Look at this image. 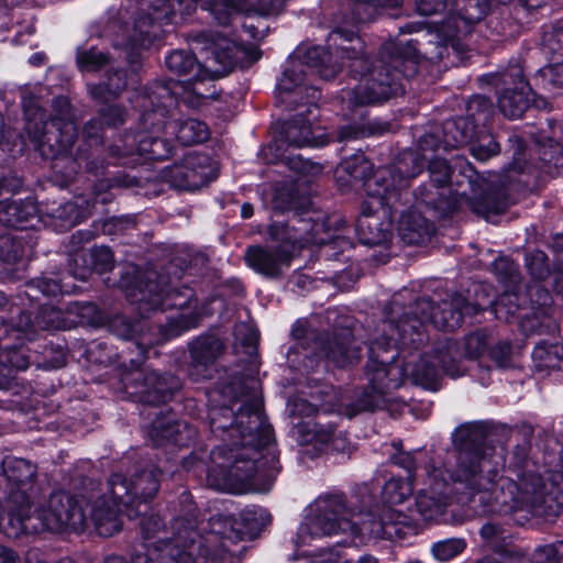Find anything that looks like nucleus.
<instances>
[{"label": "nucleus", "mask_w": 563, "mask_h": 563, "mask_svg": "<svg viewBox=\"0 0 563 563\" xmlns=\"http://www.w3.org/2000/svg\"><path fill=\"white\" fill-rule=\"evenodd\" d=\"M455 465L450 478L461 496L459 500L479 516H504L523 510L539 503L548 490V484L563 483V448L559 468L553 454L545 456L543 466L526 456L522 448L514 452V461L505 474L492 468V455L478 434L467 428L457 431Z\"/></svg>", "instance_id": "nucleus-1"}, {"label": "nucleus", "mask_w": 563, "mask_h": 563, "mask_svg": "<svg viewBox=\"0 0 563 563\" xmlns=\"http://www.w3.org/2000/svg\"><path fill=\"white\" fill-rule=\"evenodd\" d=\"M234 335L238 341L246 346H253L257 340L255 330L245 323L235 327Z\"/></svg>", "instance_id": "nucleus-58"}, {"label": "nucleus", "mask_w": 563, "mask_h": 563, "mask_svg": "<svg viewBox=\"0 0 563 563\" xmlns=\"http://www.w3.org/2000/svg\"><path fill=\"white\" fill-rule=\"evenodd\" d=\"M165 134H175L183 145H192L208 140L209 129L206 123L196 119L168 122L164 125Z\"/></svg>", "instance_id": "nucleus-29"}, {"label": "nucleus", "mask_w": 563, "mask_h": 563, "mask_svg": "<svg viewBox=\"0 0 563 563\" xmlns=\"http://www.w3.org/2000/svg\"><path fill=\"white\" fill-rule=\"evenodd\" d=\"M286 0H214L208 10L220 25H229L240 14L271 16L279 14Z\"/></svg>", "instance_id": "nucleus-21"}, {"label": "nucleus", "mask_w": 563, "mask_h": 563, "mask_svg": "<svg viewBox=\"0 0 563 563\" xmlns=\"http://www.w3.org/2000/svg\"><path fill=\"white\" fill-rule=\"evenodd\" d=\"M471 208L475 213L483 216L486 219H488L490 214L499 212L496 207H488L485 202L482 201L471 202Z\"/></svg>", "instance_id": "nucleus-62"}, {"label": "nucleus", "mask_w": 563, "mask_h": 563, "mask_svg": "<svg viewBox=\"0 0 563 563\" xmlns=\"http://www.w3.org/2000/svg\"><path fill=\"white\" fill-rule=\"evenodd\" d=\"M243 31L246 33L252 40L258 42L264 38L265 32L264 30H260L253 23H243Z\"/></svg>", "instance_id": "nucleus-64"}, {"label": "nucleus", "mask_w": 563, "mask_h": 563, "mask_svg": "<svg viewBox=\"0 0 563 563\" xmlns=\"http://www.w3.org/2000/svg\"><path fill=\"white\" fill-rule=\"evenodd\" d=\"M178 387L179 384L176 377L172 375L159 376L157 373L151 372L145 375L143 389L140 390V394L145 402L157 405L167 401Z\"/></svg>", "instance_id": "nucleus-28"}, {"label": "nucleus", "mask_w": 563, "mask_h": 563, "mask_svg": "<svg viewBox=\"0 0 563 563\" xmlns=\"http://www.w3.org/2000/svg\"><path fill=\"white\" fill-rule=\"evenodd\" d=\"M121 286L125 289L128 298L137 305L141 313H147L156 309L176 308L181 310V318H186L185 310H189L196 302L194 292L190 288L183 290H170L166 295L165 282L162 277L158 278L155 272H146L144 279L137 276L133 284H129L123 277ZM201 313L195 312L192 316L188 314L189 320L185 321L186 328L195 327Z\"/></svg>", "instance_id": "nucleus-14"}, {"label": "nucleus", "mask_w": 563, "mask_h": 563, "mask_svg": "<svg viewBox=\"0 0 563 563\" xmlns=\"http://www.w3.org/2000/svg\"><path fill=\"white\" fill-rule=\"evenodd\" d=\"M384 454L389 456L393 464L402 467L407 471L408 475L406 478L413 481V471L416 470V459L411 452H405L400 448V443L394 442L390 445L385 446Z\"/></svg>", "instance_id": "nucleus-41"}, {"label": "nucleus", "mask_w": 563, "mask_h": 563, "mask_svg": "<svg viewBox=\"0 0 563 563\" xmlns=\"http://www.w3.org/2000/svg\"><path fill=\"white\" fill-rule=\"evenodd\" d=\"M295 563H355L350 560L343 559L340 554L332 552H321L313 558H296Z\"/></svg>", "instance_id": "nucleus-55"}, {"label": "nucleus", "mask_w": 563, "mask_h": 563, "mask_svg": "<svg viewBox=\"0 0 563 563\" xmlns=\"http://www.w3.org/2000/svg\"><path fill=\"white\" fill-rule=\"evenodd\" d=\"M551 156L547 157L548 154L543 153V161L549 164V172L554 175H560L563 172V147L556 144L551 152Z\"/></svg>", "instance_id": "nucleus-56"}, {"label": "nucleus", "mask_w": 563, "mask_h": 563, "mask_svg": "<svg viewBox=\"0 0 563 563\" xmlns=\"http://www.w3.org/2000/svg\"><path fill=\"white\" fill-rule=\"evenodd\" d=\"M56 217L65 219L67 225H75L85 218V212L78 209V202H67L58 210Z\"/></svg>", "instance_id": "nucleus-53"}, {"label": "nucleus", "mask_w": 563, "mask_h": 563, "mask_svg": "<svg viewBox=\"0 0 563 563\" xmlns=\"http://www.w3.org/2000/svg\"><path fill=\"white\" fill-rule=\"evenodd\" d=\"M3 188V181L0 180V192ZM35 214L36 207L32 201L0 202V222L7 227L24 229L25 222L35 217Z\"/></svg>", "instance_id": "nucleus-30"}, {"label": "nucleus", "mask_w": 563, "mask_h": 563, "mask_svg": "<svg viewBox=\"0 0 563 563\" xmlns=\"http://www.w3.org/2000/svg\"><path fill=\"white\" fill-rule=\"evenodd\" d=\"M285 140H275L274 146L279 151L284 143L301 146H322L328 143V137L323 134L320 128H312L310 120L303 117V113H298L290 122L284 128Z\"/></svg>", "instance_id": "nucleus-24"}, {"label": "nucleus", "mask_w": 563, "mask_h": 563, "mask_svg": "<svg viewBox=\"0 0 563 563\" xmlns=\"http://www.w3.org/2000/svg\"><path fill=\"white\" fill-rule=\"evenodd\" d=\"M24 253L19 238L12 234L0 235V258L3 262L15 263L24 256Z\"/></svg>", "instance_id": "nucleus-43"}, {"label": "nucleus", "mask_w": 563, "mask_h": 563, "mask_svg": "<svg viewBox=\"0 0 563 563\" xmlns=\"http://www.w3.org/2000/svg\"><path fill=\"white\" fill-rule=\"evenodd\" d=\"M30 289H37L45 296H56L58 294L69 292V289L60 285L55 278H38L29 285Z\"/></svg>", "instance_id": "nucleus-50"}, {"label": "nucleus", "mask_w": 563, "mask_h": 563, "mask_svg": "<svg viewBox=\"0 0 563 563\" xmlns=\"http://www.w3.org/2000/svg\"><path fill=\"white\" fill-rule=\"evenodd\" d=\"M143 552L136 553L131 561L121 556H109L104 563H194V555L212 559L221 555L227 549L225 537L220 531H212L205 537L199 536L194 526L196 520L177 518L172 526V534L161 529V519L155 516L142 518Z\"/></svg>", "instance_id": "nucleus-5"}, {"label": "nucleus", "mask_w": 563, "mask_h": 563, "mask_svg": "<svg viewBox=\"0 0 563 563\" xmlns=\"http://www.w3.org/2000/svg\"><path fill=\"white\" fill-rule=\"evenodd\" d=\"M351 511L342 494L319 496L307 510L297 532L296 545L309 544L311 541L338 534L340 532L362 533L351 521Z\"/></svg>", "instance_id": "nucleus-13"}, {"label": "nucleus", "mask_w": 563, "mask_h": 563, "mask_svg": "<svg viewBox=\"0 0 563 563\" xmlns=\"http://www.w3.org/2000/svg\"><path fill=\"white\" fill-rule=\"evenodd\" d=\"M92 257L95 261V268L100 272H104L112 268L113 255L109 247L101 246L96 247L92 251Z\"/></svg>", "instance_id": "nucleus-54"}, {"label": "nucleus", "mask_w": 563, "mask_h": 563, "mask_svg": "<svg viewBox=\"0 0 563 563\" xmlns=\"http://www.w3.org/2000/svg\"><path fill=\"white\" fill-rule=\"evenodd\" d=\"M432 231V225L416 209L401 213L399 218L398 233L407 244H420L427 241Z\"/></svg>", "instance_id": "nucleus-27"}, {"label": "nucleus", "mask_w": 563, "mask_h": 563, "mask_svg": "<svg viewBox=\"0 0 563 563\" xmlns=\"http://www.w3.org/2000/svg\"><path fill=\"white\" fill-rule=\"evenodd\" d=\"M108 57L96 48L79 49L77 53V64L82 71H96L103 66Z\"/></svg>", "instance_id": "nucleus-44"}, {"label": "nucleus", "mask_w": 563, "mask_h": 563, "mask_svg": "<svg viewBox=\"0 0 563 563\" xmlns=\"http://www.w3.org/2000/svg\"><path fill=\"white\" fill-rule=\"evenodd\" d=\"M23 109L26 134L42 156L56 159L71 148L77 128L66 97L54 99L55 114L49 121L44 120L42 107L32 97L23 96Z\"/></svg>", "instance_id": "nucleus-9"}, {"label": "nucleus", "mask_w": 563, "mask_h": 563, "mask_svg": "<svg viewBox=\"0 0 563 563\" xmlns=\"http://www.w3.org/2000/svg\"><path fill=\"white\" fill-rule=\"evenodd\" d=\"M242 518L251 530H260L271 521L268 511L261 507L245 509L242 514Z\"/></svg>", "instance_id": "nucleus-49"}, {"label": "nucleus", "mask_w": 563, "mask_h": 563, "mask_svg": "<svg viewBox=\"0 0 563 563\" xmlns=\"http://www.w3.org/2000/svg\"><path fill=\"white\" fill-rule=\"evenodd\" d=\"M479 534L483 542L495 552L499 553L505 562L519 556V553L508 550L511 539L499 523L490 521L484 523L479 529Z\"/></svg>", "instance_id": "nucleus-31"}, {"label": "nucleus", "mask_w": 563, "mask_h": 563, "mask_svg": "<svg viewBox=\"0 0 563 563\" xmlns=\"http://www.w3.org/2000/svg\"><path fill=\"white\" fill-rule=\"evenodd\" d=\"M126 86L125 74L117 71L109 75L106 82L88 85L91 97L96 100L108 101L118 96Z\"/></svg>", "instance_id": "nucleus-37"}, {"label": "nucleus", "mask_w": 563, "mask_h": 563, "mask_svg": "<svg viewBox=\"0 0 563 563\" xmlns=\"http://www.w3.org/2000/svg\"><path fill=\"white\" fill-rule=\"evenodd\" d=\"M22 504L12 509L9 523L14 528L13 533H35L41 530L63 532L65 530H81L85 527L86 515L77 499L64 492L51 495L44 506L30 516V500L22 496Z\"/></svg>", "instance_id": "nucleus-11"}, {"label": "nucleus", "mask_w": 563, "mask_h": 563, "mask_svg": "<svg viewBox=\"0 0 563 563\" xmlns=\"http://www.w3.org/2000/svg\"><path fill=\"white\" fill-rule=\"evenodd\" d=\"M152 132L126 133L110 146V155L118 163L134 166L141 158L146 161L166 159L172 155L173 146L166 139L153 137Z\"/></svg>", "instance_id": "nucleus-17"}, {"label": "nucleus", "mask_w": 563, "mask_h": 563, "mask_svg": "<svg viewBox=\"0 0 563 563\" xmlns=\"http://www.w3.org/2000/svg\"><path fill=\"white\" fill-rule=\"evenodd\" d=\"M474 125L468 119L459 118L448 121L444 124V144L445 147H457L470 144L474 134Z\"/></svg>", "instance_id": "nucleus-32"}, {"label": "nucleus", "mask_w": 563, "mask_h": 563, "mask_svg": "<svg viewBox=\"0 0 563 563\" xmlns=\"http://www.w3.org/2000/svg\"><path fill=\"white\" fill-rule=\"evenodd\" d=\"M421 150L423 151V153H422L423 158L429 161V172H430L432 180L438 186H443V185L450 183L452 168L446 163V161L443 158H439V157L431 159L430 157L427 156L422 146H421Z\"/></svg>", "instance_id": "nucleus-46"}, {"label": "nucleus", "mask_w": 563, "mask_h": 563, "mask_svg": "<svg viewBox=\"0 0 563 563\" xmlns=\"http://www.w3.org/2000/svg\"><path fill=\"white\" fill-rule=\"evenodd\" d=\"M423 487L416 498L417 511L424 520H435L444 514L449 500V483L440 468L424 467Z\"/></svg>", "instance_id": "nucleus-20"}, {"label": "nucleus", "mask_w": 563, "mask_h": 563, "mask_svg": "<svg viewBox=\"0 0 563 563\" xmlns=\"http://www.w3.org/2000/svg\"><path fill=\"white\" fill-rule=\"evenodd\" d=\"M517 297L514 294H504L495 302L493 310L497 319L510 321L519 310L516 303Z\"/></svg>", "instance_id": "nucleus-47"}, {"label": "nucleus", "mask_w": 563, "mask_h": 563, "mask_svg": "<svg viewBox=\"0 0 563 563\" xmlns=\"http://www.w3.org/2000/svg\"><path fill=\"white\" fill-rule=\"evenodd\" d=\"M477 307L471 305L462 295H454L451 301L434 306L429 299H420L416 303L413 314L420 323L431 322L437 328L453 330L460 325L464 316L476 313Z\"/></svg>", "instance_id": "nucleus-18"}, {"label": "nucleus", "mask_w": 563, "mask_h": 563, "mask_svg": "<svg viewBox=\"0 0 563 563\" xmlns=\"http://www.w3.org/2000/svg\"><path fill=\"white\" fill-rule=\"evenodd\" d=\"M163 117V112L157 108L151 111H144L141 115V120L146 129L150 126L155 128L162 122Z\"/></svg>", "instance_id": "nucleus-60"}, {"label": "nucleus", "mask_w": 563, "mask_h": 563, "mask_svg": "<svg viewBox=\"0 0 563 563\" xmlns=\"http://www.w3.org/2000/svg\"><path fill=\"white\" fill-rule=\"evenodd\" d=\"M289 163L292 169L300 173H307L314 169V165L311 162L305 161L300 156L290 158Z\"/></svg>", "instance_id": "nucleus-63"}, {"label": "nucleus", "mask_w": 563, "mask_h": 563, "mask_svg": "<svg viewBox=\"0 0 563 563\" xmlns=\"http://www.w3.org/2000/svg\"><path fill=\"white\" fill-rule=\"evenodd\" d=\"M330 52L320 46L297 51L287 62L282 78L278 81L280 91L290 92L297 88L305 89L310 101L308 112L311 113L313 101L319 98L314 87L303 86L307 76L318 74L323 79H330L341 68V64L332 62L333 55L346 54L349 67L357 84L347 91L351 103L364 106L386 100L404 91L400 74L409 76L416 73L418 52L411 42H389L384 44L379 59L368 60L361 54L362 41L353 31L335 29L329 37Z\"/></svg>", "instance_id": "nucleus-2"}, {"label": "nucleus", "mask_w": 563, "mask_h": 563, "mask_svg": "<svg viewBox=\"0 0 563 563\" xmlns=\"http://www.w3.org/2000/svg\"><path fill=\"white\" fill-rule=\"evenodd\" d=\"M100 117L106 124L111 126L121 124L124 121L123 111L114 106H108L106 108H102L100 110Z\"/></svg>", "instance_id": "nucleus-59"}, {"label": "nucleus", "mask_w": 563, "mask_h": 563, "mask_svg": "<svg viewBox=\"0 0 563 563\" xmlns=\"http://www.w3.org/2000/svg\"><path fill=\"white\" fill-rule=\"evenodd\" d=\"M534 561L537 563H563V541L538 548Z\"/></svg>", "instance_id": "nucleus-48"}, {"label": "nucleus", "mask_w": 563, "mask_h": 563, "mask_svg": "<svg viewBox=\"0 0 563 563\" xmlns=\"http://www.w3.org/2000/svg\"><path fill=\"white\" fill-rule=\"evenodd\" d=\"M407 328L416 329V325L407 322L400 325L389 321L383 323V331L390 332V336L377 338L371 342L365 372L369 390L364 391L355 404L345 408L344 412L347 417L352 418L363 410L382 408L385 405L386 390L398 387L406 377L424 388L434 389L441 371L454 378L464 374L465 368L461 367L454 357L455 345L448 342L441 344L434 354L412 353L404 365H399L389 349L398 343L395 333L398 334L401 343H406Z\"/></svg>", "instance_id": "nucleus-4"}, {"label": "nucleus", "mask_w": 563, "mask_h": 563, "mask_svg": "<svg viewBox=\"0 0 563 563\" xmlns=\"http://www.w3.org/2000/svg\"><path fill=\"white\" fill-rule=\"evenodd\" d=\"M503 81L506 85H511L498 96V107L505 117L509 119L520 118L530 103L540 107L539 101L531 98V89L523 79L520 68H511L504 75Z\"/></svg>", "instance_id": "nucleus-22"}, {"label": "nucleus", "mask_w": 563, "mask_h": 563, "mask_svg": "<svg viewBox=\"0 0 563 563\" xmlns=\"http://www.w3.org/2000/svg\"><path fill=\"white\" fill-rule=\"evenodd\" d=\"M466 547L461 538H451L438 541L432 545V553L439 561H449L460 554Z\"/></svg>", "instance_id": "nucleus-42"}, {"label": "nucleus", "mask_w": 563, "mask_h": 563, "mask_svg": "<svg viewBox=\"0 0 563 563\" xmlns=\"http://www.w3.org/2000/svg\"><path fill=\"white\" fill-rule=\"evenodd\" d=\"M296 344L288 354L289 362L296 363L297 356L303 355L302 368L305 371H314L324 363V367H343L351 364L358 357L356 346L346 347L352 342L351 331L344 329L332 341L322 338H316L308 322L298 320L291 330Z\"/></svg>", "instance_id": "nucleus-12"}, {"label": "nucleus", "mask_w": 563, "mask_h": 563, "mask_svg": "<svg viewBox=\"0 0 563 563\" xmlns=\"http://www.w3.org/2000/svg\"><path fill=\"white\" fill-rule=\"evenodd\" d=\"M490 357L499 367L511 365V345L508 342H499L490 350Z\"/></svg>", "instance_id": "nucleus-52"}, {"label": "nucleus", "mask_w": 563, "mask_h": 563, "mask_svg": "<svg viewBox=\"0 0 563 563\" xmlns=\"http://www.w3.org/2000/svg\"><path fill=\"white\" fill-rule=\"evenodd\" d=\"M111 497L103 495L90 506V517L97 532L110 537L121 529L120 505H124L129 518H136L142 510L146 511V503L158 490V478L154 470L143 471L129 481L121 474H113L108 482Z\"/></svg>", "instance_id": "nucleus-8"}, {"label": "nucleus", "mask_w": 563, "mask_h": 563, "mask_svg": "<svg viewBox=\"0 0 563 563\" xmlns=\"http://www.w3.org/2000/svg\"><path fill=\"white\" fill-rule=\"evenodd\" d=\"M355 2L353 9V21L367 22L375 18L378 9L396 8L402 3V0H353Z\"/></svg>", "instance_id": "nucleus-39"}, {"label": "nucleus", "mask_w": 563, "mask_h": 563, "mask_svg": "<svg viewBox=\"0 0 563 563\" xmlns=\"http://www.w3.org/2000/svg\"><path fill=\"white\" fill-rule=\"evenodd\" d=\"M150 435L156 445L169 441L178 446H185L194 441L196 430L187 422L176 420L173 415L168 413L157 417L152 422Z\"/></svg>", "instance_id": "nucleus-25"}, {"label": "nucleus", "mask_w": 563, "mask_h": 563, "mask_svg": "<svg viewBox=\"0 0 563 563\" xmlns=\"http://www.w3.org/2000/svg\"><path fill=\"white\" fill-rule=\"evenodd\" d=\"M175 188L196 190L217 177L211 158L201 153H188L180 164L172 166L166 175Z\"/></svg>", "instance_id": "nucleus-19"}, {"label": "nucleus", "mask_w": 563, "mask_h": 563, "mask_svg": "<svg viewBox=\"0 0 563 563\" xmlns=\"http://www.w3.org/2000/svg\"><path fill=\"white\" fill-rule=\"evenodd\" d=\"M194 44L205 59L203 65L186 49H175L165 59L167 68L183 77L185 85L218 78L234 66L247 68L262 57L257 44H240L218 32L200 33Z\"/></svg>", "instance_id": "nucleus-6"}, {"label": "nucleus", "mask_w": 563, "mask_h": 563, "mask_svg": "<svg viewBox=\"0 0 563 563\" xmlns=\"http://www.w3.org/2000/svg\"><path fill=\"white\" fill-rule=\"evenodd\" d=\"M0 365L23 371L29 367V360L15 346L11 347L9 344H4L0 349Z\"/></svg>", "instance_id": "nucleus-45"}, {"label": "nucleus", "mask_w": 563, "mask_h": 563, "mask_svg": "<svg viewBox=\"0 0 563 563\" xmlns=\"http://www.w3.org/2000/svg\"><path fill=\"white\" fill-rule=\"evenodd\" d=\"M218 415L230 417L231 410L212 411L210 419L214 430H229L232 446L212 450L214 466L208 472L209 485L232 494L267 492L277 472V457L272 446L273 431L260 399L252 398L246 402L230 426L222 423Z\"/></svg>", "instance_id": "nucleus-3"}, {"label": "nucleus", "mask_w": 563, "mask_h": 563, "mask_svg": "<svg viewBox=\"0 0 563 563\" xmlns=\"http://www.w3.org/2000/svg\"><path fill=\"white\" fill-rule=\"evenodd\" d=\"M2 468L7 478L16 485L31 482L36 473L33 464L18 457H5L2 462Z\"/></svg>", "instance_id": "nucleus-35"}, {"label": "nucleus", "mask_w": 563, "mask_h": 563, "mask_svg": "<svg viewBox=\"0 0 563 563\" xmlns=\"http://www.w3.org/2000/svg\"><path fill=\"white\" fill-rule=\"evenodd\" d=\"M530 258L532 262L527 263L531 274L538 279L544 278L548 274V267L544 264V253L541 251H536L533 254H531ZM527 261H529V258H527Z\"/></svg>", "instance_id": "nucleus-57"}, {"label": "nucleus", "mask_w": 563, "mask_h": 563, "mask_svg": "<svg viewBox=\"0 0 563 563\" xmlns=\"http://www.w3.org/2000/svg\"><path fill=\"white\" fill-rule=\"evenodd\" d=\"M410 517L408 514L394 507H387L380 515V530H372L373 533L386 536L391 538L398 532V529L394 528L398 525H408Z\"/></svg>", "instance_id": "nucleus-40"}, {"label": "nucleus", "mask_w": 563, "mask_h": 563, "mask_svg": "<svg viewBox=\"0 0 563 563\" xmlns=\"http://www.w3.org/2000/svg\"><path fill=\"white\" fill-rule=\"evenodd\" d=\"M471 154L478 161H487L499 152V145L490 133L474 131L470 142Z\"/></svg>", "instance_id": "nucleus-38"}, {"label": "nucleus", "mask_w": 563, "mask_h": 563, "mask_svg": "<svg viewBox=\"0 0 563 563\" xmlns=\"http://www.w3.org/2000/svg\"><path fill=\"white\" fill-rule=\"evenodd\" d=\"M486 345V338L483 333H472L465 338L464 354L471 358L477 357L485 351Z\"/></svg>", "instance_id": "nucleus-51"}, {"label": "nucleus", "mask_w": 563, "mask_h": 563, "mask_svg": "<svg viewBox=\"0 0 563 563\" xmlns=\"http://www.w3.org/2000/svg\"><path fill=\"white\" fill-rule=\"evenodd\" d=\"M222 350L221 342L214 336H202L190 344V355L198 365L211 363Z\"/></svg>", "instance_id": "nucleus-34"}, {"label": "nucleus", "mask_w": 563, "mask_h": 563, "mask_svg": "<svg viewBox=\"0 0 563 563\" xmlns=\"http://www.w3.org/2000/svg\"><path fill=\"white\" fill-rule=\"evenodd\" d=\"M543 42L551 51L550 64L538 71L537 80H541L544 88L563 87V30L554 29L545 33Z\"/></svg>", "instance_id": "nucleus-26"}, {"label": "nucleus", "mask_w": 563, "mask_h": 563, "mask_svg": "<svg viewBox=\"0 0 563 563\" xmlns=\"http://www.w3.org/2000/svg\"><path fill=\"white\" fill-rule=\"evenodd\" d=\"M342 168L354 179H362L368 198L363 202L356 222L360 241L366 245H378L388 241L391 221L382 220L389 214V201L402 186V177H397L390 168H380L372 174V164L363 154H356L342 164Z\"/></svg>", "instance_id": "nucleus-7"}, {"label": "nucleus", "mask_w": 563, "mask_h": 563, "mask_svg": "<svg viewBox=\"0 0 563 563\" xmlns=\"http://www.w3.org/2000/svg\"><path fill=\"white\" fill-rule=\"evenodd\" d=\"M494 268L496 272H499L501 269L505 271V276L510 279H512L517 271L516 265L509 258L506 257H500L496 260L494 263Z\"/></svg>", "instance_id": "nucleus-61"}, {"label": "nucleus", "mask_w": 563, "mask_h": 563, "mask_svg": "<svg viewBox=\"0 0 563 563\" xmlns=\"http://www.w3.org/2000/svg\"><path fill=\"white\" fill-rule=\"evenodd\" d=\"M532 358L538 369L563 368V345L540 343L533 349Z\"/></svg>", "instance_id": "nucleus-33"}, {"label": "nucleus", "mask_w": 563, "mask_h": 563, "mask_svg": "<svg viewBox=\"0 0 563 563\" xmlns=\"http://www.w3.org/2000/svg\"><path fill=\"white\" fill-rule=\"evenodd\" d=\"M271 235L280 242L275 249L263 246H251L246 250L244 258L249 267L256 273L274 278L279 276L290 265L292 253L300 250L310 242L297 235V229L285 224H273L269 229Z\"/></svg>", "instance_id": "nucleus-16"}, {"label": "nucleus", "mask_w": 563, "mask_h": 563, "mask_svg": "<svg viewBox=\"0 0 563 563\" xmlns=\"http://www.w3.org/2000/svg\"><path fill=\"white\" fill-rule=\"evenodd\" d=\"M197 7V0H140V13L134 19L131 30L124 29L128 42L115 38V48H123L126 59L134 64L140 57L141 49L150 48L159 41L164 25L179 14L190 15Z\"/></svg>", "instance_id": "nucleus-10"}, {"label": "nucleus", "mask_w": 563, "mask_h": 563, "mask_svg": "<svg viewBox=\"0 0 563 563\" xmlns=\"http://www.w3.org/2000/svg\"><path fill=\"white\" fill-rule=\"evenodd\" d=\"M412 489L413 481L391 477L383 487V499L389 505H401L411 496Z\"/></svg>", "instance_id": "nucleus-36"}, {"label": "nucleus", "mask_w": 563, "mask_h": 563, "mask_svg": "<svg viewBox=\"0 0 563 563\" xmlns=\"http://www.w3.org/2000/svg\"><path fill=\"white\" fill-rule=\"evenodd\" d=\"M302 434V442L311 444L319 452L324 453H350L351 444L343 431H336L332 427H324L320 423L306 422L298 426Z\"/></svg>", "instance_id": "nucleus-23"}, {"label": "nucleus", "mask_w": 563, "mask_h": 563, "mask_svg": "<svg viewBox=\"0 0 563 563\" xmlns=\"http://www.w3.org/2000/svg\"><path fill=\"white\" fill-rule=\"evenodd\" d=\"M416 7L421 15L443 14L440 21L433 22L441 42L453 41L460 32L479 21L485 12L483 0H417Z\"/></svg>", "instance_id": "nucleus-15"}]
</instances>
